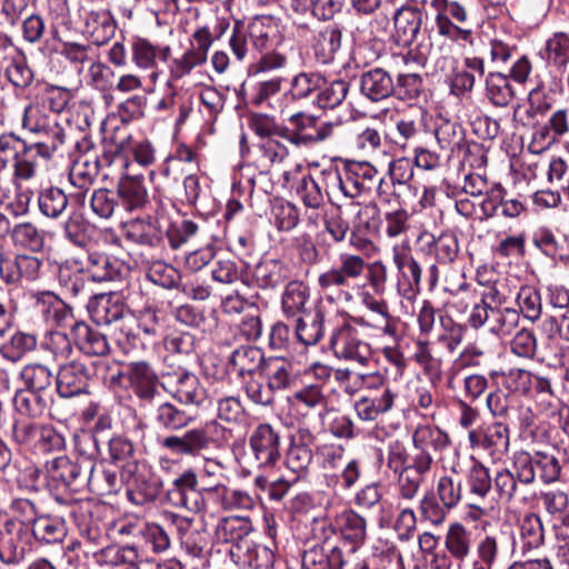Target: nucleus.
<instances>
[{
	"label": "nucleus",
	"mask_w": 569,
	"mask_h": 569,
	"mask_svg": "<svg viewBox=\"0 0 569 569\" xmlns=\"http://www.w3.org/2000/svg\"><path fill=\"white\" fill-rule=\"evenodd\" d=\"M367 269L371 287L376 290L381 289L387 281L386 266L382 262L368 266L363 257L348 252L340 253L338 263L321 272L317 283L320 291L330 300L336 297L350 301L352 298L349 292L351 282L360 279Z\"/></svg>",
	"instance_id": "1"
},
{
	"label": "nucleus",
	"mask_w": 569,
	"mask_h": 569,
	"mask_svg": "<svg viewBox=\"0 0 569 569\" xmlns=\"http://www.w3.org/2000/svg\"><path fill=\"white\" fill-rule=\"evenodd\" d=\"M94 370L101 376L104 385L116 387L120 385L121 378L128 382V388L134 397L142 403L150 405L160 396L161 373L158 375L152 365L148 361H131L127 363L122 371L117 365L108 360H98L94 362Z\"/></svg>",
	"instance_id": "2"
},
{
	"label": "nucleus",
	"mask_w": 569,
	"mask_h": 569,
	"mask_svg": "<svg viewBox=\"0 0 569 569\" xmlns=\"http://www.w3.org/2000/svg\"><path fill=\"white\" fill-rule=\"evenodd\" d=\"M36 137V141L23 143V149L17 154L14 172L11 181L20 188V183L33 179L40 166V160L49 161L56 156H62L67 150L68 134L60 123L47 129Z\"/></svg>",
	"instance_id": "3"
},
{
	"label": "nucleus",
	"mask_w": 569,
	"mask_h": 569,
	"mask_svg": "<svg viewBox=\"0 0 569 569\" xmlns=\"http://www.w3.org/2000/svg\"><path fill=\"white\" fill-rule=\"evenodd\" d=\"M230 435L231 431L218 420H209L200 427L188 429L182 435L167 436L159 443L172 455L194 458L211 448L223 447Z\"/></svg>",
	"instance_id": "4"
},
{
	"label": "nucleus",
	"mask_w": 569,
	"mask_h": 569,
	"mask_svg": "<svg viewBox=\"0 0 569 569\" xmlns=\"http://www.w3.org/2000/svg\"><path fill=\"white\" fill-rule=\"evenodd\" d=\"M418 250L423 256L435 259L427 270V282L430 290H433L439 281V264H450L456 261L460 252L458 237L455 232L446 230L438 236L423 230L417 238Z\"/></svg>",
	"instance_id": "5"
},
{
	"label": "nucleus",
	"mask_w": 569,
	"mask_h": 569,
	"mask_svg": "<svg viewBox=\"0 0 569 569\" xmlns=\"http://www.w3.org/2000/svg\"><path fill=\"white\" fill-rule=\"evenodd\" d=\"M11 438L23 449L38 455L59 451L66 447L63 435L51 425L38 423L23 418L13 421Z\"/></svg>",
	"instance_id": "6"
},
{
	"label": "nucleus",
	"mask_w": 569,
	"mask_h": 569,
	"mask_svg": "<svg viewBox=\"0 0 569 569\" xmlns=\"http://www.w3.org/2000/svg\"><path fill=\"white\" fill-rule=\"evenodd\" d=\"M161 388L183 406L201 407L208 399L198 376L184 367H167L161 371Z\"/></svg>",
	"instance_id": "7"
},
{
	"label": "nucleus",
	"mask_w": 569,
	"mask_h": 569,
	"mask_svg": "<svg viewBox=\"0 0 569 569\" xmlns=\"http://www.w3.org/2000/svg\"><path fill=\"white\" fill-rule=\"evenodd\" d=\"M430 6L436 10L435 22L439 36L453 42L473 43L472 31L466 27L469 13L465 3L458 0H430Z\"/></svg>",
	"instance_id": "8"
},
{
	"label": "nucleus",
	"mask_w": 569,
	"mask_h": 569,
	"mask_svg": "<svg viewBox=\"0 0 569 569\" xmlns=\"http://www.w3.org/2000/svg\"><path fill=\"white\" fill-rule=\"evenodd\" d=\"M162 520L176 533L182 550L193 558H202L210 550V532L204 523L196 525L193 519L173 511H164Z\"/></svg>",
	"instance_id": "9"
},
{
	"label": "nucleus",
	"mask_w": 569,
	"mask_h": 569,
	"mask_svg": "<svg viewBox=\"0 0 569 569\" xmlns=\"http://www.w3.org/2000/svg\"><path fill=\"white\" fill-rule=\"evenodd\" d=\"M48 485L52 488L80 491L87 485L89 461L71 459L68 456H59L48 460L44 465Z\"/></svg>",
	"instance_id": "10"
},
{
	"label": "nucleus",
	"mask_w": 569,
	"mask_h": 569,
	"mask_svg": "<svg viewBox=\"0 0 569 569\" xmlns=\"http://www.w3.org/2000/svg\"><path fill=\"white\" fill-rule=\"evenodd\" d=\"M330 348L337 358L362 366L367 365L372 357L370 345L363 340L361 332L349 322H345L332 331Z\"/></svg>",
	"instance_id": "11"
},
{
	"label": "nucleus",
	"mask_w": 569,
	"mask_h": 569,
	"mask_svg": "<svg viewBox=\"0 0 569 569\" xmlns=\"http://www.w3.org/2000/svg\"><path fill=\"white\" fill-rule=\"evenodd\" d=\"M469 447L473 451H481L492 460H499L510 447L509 428L501 421L483 423L468 433Z\"/></svg>",
	"instance_id": "12"
},
{
	"label": "nucleus",
	"mask_w": 569,
	"mask_h": 569,
	"mask_svg": "<svg viewBox=\"0 0 569 569\" xmlns=\"http://www.w3.org/2000/svg\"><path fill=\"white\" fill-rule=\"evenodd\" d=\"M392 261L397 269V290L407 301H415L421 291L422 267L409 249L395 247Z\"/></svg>",
	"instance_id": "13"
},
{
	"label": "nucleus",
	"mask_w": 569,
	"mask_h": 569,
	"mask_svg": "<svg viewBox=\"0 0 569 569\" xmlns=\"http://www.w3.org/2000/svg\"><path fill=\"white\" fill-rule=\"evenodd\" d=\"M31 536L30 528L0 521V561L4 565L22 562L36 548Z\"/></svg>",
	"instance_id": "14"
},
{
	"label": "nucleus",
	"mask_w": 569,
	"mask_h": 569,
	"mask_svg": "<svg viewBox=\"0 0 569 569\" xmlns=\"http://www.w3.org/2000/svg\"><path fill=\"white\" fill-rule=\"evenodd\" d=\"M43 261L34 256L17 254L13 258L0 256V277L7 284H29L42 276Z\"/></svg>",
	"instance_id": "15"
},
{
	"label": "nucleus",
	"mask_w": 569,
	"mask_h": 569,
	"mask_svg": "<svg viewBox=\"0 0 569 569\" xmlns=\"http://www.w3.org/2000/svg\"><path fill=\"white\" fill-rule=\"evenodd\" d=\"M54 378L58 395L69 399L89 392L91 370L84 362L71 360L59 366Z\"/></svg>",
	"instance_id": "16"
},
{
	"label": "nucleus",
	"mask_w": 569,
	"mask_h": 569,
	"mask_svg": "<svg viewBox=\"0 0 569 569\" xmlns=\"http://www.w3.org/2000/svg\"><path fill=\"white\" fill-rule=\"evenodd\" d=\"M249 446L258 467H272L280 457V435L270 423H260L249 437Z\"/></svg>",
	"instance_id": "17"
},
{
	"label": "nucleus",
	"mask_w": 569,
	"mask_h": 569,
	"mask_svg": "<svg viewBox=\"0 0 569 569\" xmlns=\"http://www.w3.org/2000/svg\"><path fill=\"white\" fill-rule=\"evenodd\" d=\"M339 533L341 539L350 545V551L356 552L367 538V520L351 509L341 511L333 522L323 528V535Z\"/></svg>",
	"instance_id": "18"
},
{
	"label": "nucleus",
	"mask_w": 569,
	"mask_h": 569,
	"mask_svg": "<svg viewBox=\"0 0 569 569\" xmlns=\"http://www.w3.org/2000/svg\"><path fill=\"white\" fill-rule=\"evenodd\" d=\"M88 311L98 326L118 325L128 316L129 310L118 292L99 293L90 297Z\"/></svg>",
	"instance_id": "19"
},
{
	"label": "nucleus",
	"mask_w": 569,
	"mask_h": 569,
	"mask_svg": "<svg viewBox=\"0 0 569 569\" xmlns=\"http://www.w3.org/2000/svg\"><path fill=\"white\" fill-rule=\"evenodd\" d=\"M120 469L116 465L101 459L96 462L89 461V472L87 476L88 489L98 496H111L118 493L123 483L120 476Z\"/></svg>",
	"instance_id": "20"
},
{
	"label": "nucleus",
	"mask_w": 569,
	"mask_h": 569,
	"mask_svg": "<svg viewBox=\"0 0 569 569\" xmlns=\"http://www.w3.org/2000/svg\"><path fill=\"white\" fill-rule=\"evenodd\" d=\"M132 475V482L127 490L129 501L136 506L153 502L162 489V479L159 475L146 466H137Z\"/></svg>",
	"instance_id": "21"
},
{
	"label": "nucleus",
	"mask_w": 569,
	"mask_h": 569,
	"mask_svg": "<svg viewBox=\"0 0 569 569\" xmlns=\"http://www.w3.org/2000/svg\"><path fill=\"white\" fill-rule=\"evenodd\" d=\"M447 442L448 436L440 428L429 423H419L412 432L413 453L411 459L432 467L435 460L431 450L438 451Z\"/></svg>",
	"instance_id": "22"
},
{
	"label": "nucleus",
	"mask_w": 569,
	"mask_h": 569,
	"mask_svg": "<svg viewBox=\"0 0 569 569\" xmlns=\"http://www.w3.org/2000/svg\"><path fill=\"white\" fill-rule=\"evenodd\" d=\"M227 552L230 560L241 569H272L274 565L273 551L252 541L230 546Z\"/></svg>",
	"instance_id": "23"
},
{
	"label": "nucleus",
	"mask_w": 569,
	"mask_h": 569,
	"mask_svg": "<svg viewBox=\"0 0 569 569\" xmlns=\"http://www.w3.org/2000/svg\"><path fill=\"white\" fill-rule=\"evenodd\" d=\"M173 493L179 497V503L187 510L198 513L206 512L204 487H199L197 472L189 468L172 481Z\"/></svg>",
	"instance_id": "24"
},
{
	"label": "nucleus",
	"mask_w": 569,
	"mask_h": 569,
	"mask_svg": "<svg viewBox=\"0 0 569 569\" xmlns=\"http://www.w3.org/2000/svg\"><path fill=\"white\" fill-rule=\"evenodd\" d=\"M346 559L342 550L325 536L321 545L305 550L301 556L302 569H343Z\"/></svg>",
	"instance_id": "25"
},
{
	"label": "nucleus",
	"mask_w": 569,
	"mask_h": 569,
	"mask_svg": "<svg viewBox=\"0 0 569 569\" xmlns=\"http://www.w3.org/2000/svg\"><path fill=\"white\" fill-rule=\"evenodd\" d=\"M259 377L268 381L271 388L278 392L298 386L299 370L291 360L284 357H269Z\"/></svg>",
	"instance_id": "26"
},
{
	"label": "nucleus",
	"mask_w": 569,
	"mask_h": 569,
	"mask_svg": "<svg viewBox=\"0 0 569 569\" xmlns=\"http://www.w3.org/2000/svg\"><path fill=\"white\" fill-rule=\"evenodd\" d=\"M297 194L307 208V223L311 227H318L326 209L325 193L320 183L311 174H305L297 184Z\"/></svg>",
	"instance_id": "27"
},
{
	"label": "nucleus",
	"mask_w": 569,
	"mask_h": 569,
	"mask_svg": "<svg viewBox=\"0 0 569 569\" xmlns=\"http://www.w3.org/2000/svg\"><path fill=\"white\" fill-rule=\"evenodd\" d=\"M34 306L42 313L47 322L61 328L78 322L74 320L73 309L51 291L34 295Z\"/></svg>",
	"instance_id": "28"
},
{
	"label": "nucleus",
	"mask_w": 569,
	"mask_h": 569,
	"mask_svg": "<svg viewBox=\"0 0 569 569\" xmlns=\"http://www.w3.org/2000/svg\"><path fill=\"white\" fill-rule=\"evenodd\" d=\"M427 20L428 14L417 7L397 10L393 17L397 42L401 46L412 44Z\"/></svg>",
	"instance_id": "29"
},
{
	"label": "nucleus",
	"mask_w": 569,
	"mask_h": 569,
	"mask_svg": "<svg viewBox=\"0 0 569 569\" xmlns=\"http://www.w3.org/2000/svg\"><path fill=\"white\" fill-rule=\"evenodd\" d=\"M391 74L383 68L375 67L360 76V92L372 102H380L395 93Z\"/></svg>",
	"instance_id": "30"
},
{
	"label": "nucleus",
	"mask_w": 569,
	"mask_h": 569,
	"mask_svg": "<svg viewBox=\"0 0 569 569\" xmlns=\"http://www.w3.org/2000/svg\"><path fill=\"white\" fill-rule=\"evenodd\" d=\"M71 336L74 346L86 356L102 357L110 351L107 336L83 321L71 326Z\"/></svg>",
	"instance_id": "31"
},
{
	"label": "nucleus",
	"mask_w": 569,
	"mask_h": 569,
	"mask_svg": "<svg viewBox=\"0 0 569 569\" xmlns=\"http://www.w3.org/2000/svg\"><path fill=\"white\" fill-rule=\"evenodd\" d=\"M116 193L121 210L126 212L142 210L149 202V193L142 177H122L117 183Z\"/></svg>",
	"instance_id": "32"
},
{
	"label": "nucleus",
	"mask_w": 569,
	"mask_h": 569,
	"mask_svg": "<svg viewBox=\"0 0 569 569\" xmlns=\"http://www.w3.org/2000/svg\"><path fill=\"white\" fill-rule=\"evenodd\" d=\"M253 48L260 52L274 49L281 42L277 21L271 16H256L247 27Z\"/></svg>",
	"instance_id": "33"
},
{
	"label": "nucleus",
	"mask_w": 569,
	"mask_h": 569,
	"mask_svg": "<svg viewBox=\"0 0 569 569\" xmlns=\"http://www.w3.org/2000/svg\"><path fill=\"white\" fill-rule=\"evenodd\" d=\"M432 467L419 460L410 459V466L403 471H397V492L401 500L412 501L419 493L421 486L425 483L427 476Z\"/></svg>",
	"instance_id": "34"
},
{
	"label": "nucleus",
	"mask_w": 569,
	"mask_h": 569,
	"mask_svg": "<svg viewBox=\"0 0 569 569\" xmlns=\"http://www.w3.org/2000/svg\"><path fill=\"white\" fill-rule=\"evenodd\" d=\"M281 308L287 318H299L308 311H315L310 303V290L302 281L287 283L281 297Z\"/></svg>",
	"instance_id": "35"
},
{
	"label": "nucleus",
	"mask_w": 569,
	"mask_h": 569,
	"mask_svg": "<svg viewBox=\"0 0 569 569\" xmlns=\"http://www.w3.org/2000/svg\"><path fill=\"white\" fill-rule=\"evenodd\" d=\"M342 31L337 24H328L315 32L312 49L317 61L321 64L331 63L341 48Z\"/></svg>",
	"instance_id": "36"
},
{
	"label": "nucleus",
	"mask_w": 569,
	"mask_h": 569,
	"mask_svg": "<svg viewBox=\"0 0 569 569\" xmlns=\"http://www.w3.org/2000/svg\"><path fill=\"white\" fill-rule=\"evenodd\" d=\"M130 48L131 59L140 69H151L157 59L167 62L171 57L170 46H154L150 40L138 36L132 37Z\"/></svg>",
	"instance_id": "37"
},
{
	"label": "nucleus",
	"mask_w": 569,
	"mask_h": 569,
	"mask_svg": "<svg viewBox=\"0 0 569 569\" xmlns=\"http://www.w3.org/2000/svg\"><path fill=\"white\" fill-rule=\"evenodd\" d=\"M128 241L149 248H159L163 242V231L157 220L134 219L124 226Z\"/></svg>",
	"instance_id": "38"
},
{
	"label": "nucleus",
	"mask_w": 569,
	"mask_h": 569,
	"mask_svg": "<svg viewBox=\"0 0 569 569\" xmlns=\"http://www.w3.org/2000/svg\"><path fill=\"white\" fill-rule=\"evenodd\" d=\"M261 349L252 346H240L230 356L229 363L237 375L244 379L252 376H260L266 363Z\"/></svg>",
	"instance_id": "39"
},
{
	"label": "nucleus",
	"mask_w": 569,
	"mask_h": 569,
	"mask_svg": "<svg viewBox=\"0 0 569 569\" xmlns=\"http://www.w3.org/2000/svg\"><path fill=\"white\" fill-rule=\"evenodd\" d=\"M57 279L62 292L71 298H83L90 293L88 276L82 268L69 261L59 266Z\"/></svg>",
	"instance_id": "40"
},
{
	"label": "nucleus",
	"mask_w": 569,
	"mask_h": 569,
	"mask_svg": "<svg viewBox=\"0 0 569 569\" xmlns=\"http://www.w3.org/2000/svg\"><path fill=\"white\" fill-rule=\"evenodd\" d=\"M252 529V521L248 516H229L218 522L216 535L219 540L230 546H240L242 542H251L248 536Z\"/></svg>",
	"instance_id": "41"
},
{
	"label": "nucleus",
	"mask_w": 569,
	"mask_h": 569,
	"mask_svg": "<svg viewBox=\"0 0 569 569\" xmlns=\"http://www.w3.org/2000/svg\"><path fill=\"white\" fill-rule=\"evenodd\" d=\"M116 27V21L108 10H92L86 14V32L97 46L106 44L114 36Z\"/></svg>",
	"instance_id": "42"
},
{
	"label": "nucleus",
	"mask_w": 569,
	"mask_h": 569,
	"mask_svg": "<svg viewBox=\"0 0 569 569\" xmlns=\"http://www.w3.org/2000/svg\"><path fill=\"white\" fill-rule=\"evenodd\" d=\"M289 277L290 269L288 264L277 259L260 261L253 271V278L262 289H274L289 279Z\"/></svg>",
	"instance_id": "43"
},
{
	"label": "nucleus",
	"mask_w": 569,
	"mask_h": 569,
	"mask_svg": "<svg viewBox=\"0 0 569 569\" xmlns=\"http://www.w3.org/2000/svg\"><path fill=\"white\" fill-rule=\"evenodd\" d=\"M108 453L107 461L121 468L123 472L134 471L139 466L134 443L122 435L112 436L108 440Z\"/></svg>",
	"instance_id": "44"
},
{
	"label": "nucleus",
	"mask_w": 569,
	"mask_h": 569,
	"mask_svg": "<svg viewBox=\"0 0 569 569\" xmlns=\"http://www.w3.org/2000/svg\"><path fill=\"white\" fill-rule=\"evenodd\" d=\"M34 546L61 543L67 537V528L62 520L41 515L30 528Z\"/></svg>",
	"instance_id": "45"
},
{
	"label": "nucleus",
	"mask_w": 569,
	"mask_h": 569,
	"mask_svg": "<svg viewBox=\"0 0 569 569\" xmlns=\"http://www.w3.org/2000/svg\"><path fill=\"white\" fill-rule=\"evenodd\" d=\"M295 336L303 346H313L323 337L325 315L320 309L296 318Z\"/></svg>",
	"instance_id": "46"
},
{
	"label": "nucleus",
	"mask_w": 569,
	"mask_h": 569,
	"mask_svg": "<svg viewBox=\"0 0 569 569\" xmlns=\"http://www.w3.org/2000/svg\"><path fill=\"white\" fill-rule=\"evenodd\" d=\"M363 303L375 315L372 322H369L365 318H359L356 321L360 325L371 326L375 329L381 330L387 336L396 337V320L391 317L387 302L378 300L370 295H366L363 297Z\"/></svg>",
	"instance_id": "47"
},
{
	"label": "nucleus",
	"mask_w": 569,
	"mask_h": 569,
	"mask_svg": "<svg viewBox=\"0 0 569 569\" xmlns=\"http://www.w3.org/2000/svg\"><path fill=\"white\" fill-rule=\"evenodd\" d=\"M50 400V396L19 389L13 397V407L20 416L37 419L48 411Z\"/></svg>",
	"instance_id": "48"
},
{
	"label": "nucleus",
	"mask_w": 569,
	"mask_h": 569,
	"mask_svg": "<svg viewBox=\"0 0 569 569\" xmlns=\"http://www.w3.org/2000/svg\"><path fill=\"white\" fill-rule=\"evenodd\" d=\"M26 390L50 396L54 375L46 365L34 362L26 365L20 371Z\"/></svg>",
	"instance_id": "49"
},
{
	"label": "nucleus",
	"mask_w": 569,
	"mask_h": 569,
	"mask_svg": "<svg viewBox=\"0 0 569 569\" xmlns=\"http://www.w3.org/2000/svg\"><path fill=\"white\" fill-rule=\"evenodd\" d=\"M156 425L168 431H178L188 427L193 417L170 401L161 402L154 410Z\"/></svg>",
	"instance_id": "50"
},
{
	"label": "nucleus",
	"mask_w": 569,
	"mask_h": 569,
	"mask_svg": "<svg viewBox=\"0 0 569 569\" xmlns=\"http://www.w3.org/2000/svg\"><path fill=\"white\" fill-rule=\"evenodd\" d=\"M485 84L486 97L495 107H507L515 98V89L506 73L489 72Z\"/></svg>",
	"instance_id": "51"
},
{
	"label": "nucleus",
	"mask_w": 569,
	"mask_h": 569,
	"mask_svg": "<svg viewBox=\"0 0 569 569\" xmlns=\"http://www.w3.org/2000/svg\"><path fill=\"white\" fill-rule=\"evenodd\" d=\"M14 247L31 252H40L46 244V232L32 222H21L11 230Z\"/></svg>",
	"instance_id": "52"
},
{
	"label": "nucleus",
	"mask_w": 569,
	"mask_h": 569,
	"mask_svg": "<svg viewBox=\"0 0 569 569\" xmlns=\"http://www.w3.org/2000/svg\"><path fill=\"white\" fill-rule=\"evenodd\" d=\"M439 332L436 341L450 355H453L459 346L461 345L466 335L467 328L453 320V318L447 313H439Z\"/></svg>",
	"instance_id": "53"
},
{
	"label": "nucleus",
	"mask_w": 569,
	"mask_h": 569,
	"mask_svg": "<svg viewBox=\"0 0 569 569\" xmlns=\"http://www.w3.org/2000/svg\"><path fill=\"white\" fill-rule=\"evenodd\" d=\"M328 183L337 186L340 192L349 199H355L371 189V186H365L362 180H359L353 170L345 169L343 172L338 170H326L322 172Z\"/></svg>",
	"instance_id": "54"
},
{
	"label": "nucleus",
	"mask_w": 569,
	"mask_h": 569,
	"mask_svg": "<svg viewBox=\"0 0 569 569\" xmlns=\"http://www.w3.org/2000/svg\"><path fill=\"white\" fill-rule=\"evenodd\" d=\"M88 269L94 281H113L120 277L121 263L106 253L92 251L88 253Z\"/></svg>",
	"instance_id": "55"
},
{
	"label": "nucleus",
	"mask_w": 569,
	"mask_h": 569,
	"mask_svg": "<svg viewBox=\"0 0 569 569\" xmlns=\"http://www.w3.org/2000/svg\"><path fill=\"white\" fill-rule=\"evenodd\" d=\"M12 516L0 510V521L12 525L18 523L24 528H31L42 515L34 501L27 498H16L10 505Z\"/></svg>",
	"instance_id": "56"
},
{
	"label": "nucleus",
	"mask_w": 569,
	"mask_h": 569,
	"mask_svg": "<svg viewBox=\"0 0 569 569\" xmlns=\"http://www.w3.org/2000/svg\"><path fill=\"white\" fill-rule=\"evenodd\" d=\"M413 162L409 158H398L392 160L388 167L389 179L396 184L398 193H405L409 199L416 197L413 181Z\"/></svg>",
	"instance_id": "57"
},
{
	"label": "nucleus",
	"mask_w": 569,
	"mask_h": 569,
	"mask_svg": "<svg viewBox=\"0 0 569 569\" xmlns=\"http://www.w3.org/2000/svg\"><path fill=\"white\" fill-rule=\"evenodd\" d=\"M291 9L299 13H310L318 20L327 21L342 8V0H290Z\"/></svg>",
	"instance_id": "58"
},
{
	"label": "nucleus",
	"mask_w": 569,
	"mask_h": 569,
	"mask_svg": "<svg viewBox=\"0 0 569 569\" xmlns=\"http://www.w3.org/2000/svg\"><path fill=\"white\" fill-rule=\"evenodd\" d=\"M288 156V148L279 140L270 138L257 146L254 163L261 171H269L271 167L282 163Z\"/></svg>",
	"instance_id": "59"
},
{
	"label": "nucleus",
	"mask_w": 569,
	"mask_h": 569,
	"mask_svg": "<svg viewBox=\"0 0 569 569\" xmlns=\"http://www.w3.org/2000/svg\"><path fill=\"white\" fill-rule=\"evenodd\" d=\"M445 546L455 559L463 561L471 551V531L460 522L451 523L446 533Z\"/></svg>",
	"instance_id": "60"
},
{
	"label": "nucleus",
	"mask_w": 569,
	"mask_h": 569,
	"mask_svg": "<svg viewBox=\"0 0 569 569\" xmlns=\"http://www.w3.org/2000/svg\"><path fill=\"white\" fill-rule=\"evenodd\" d=\"M89 206L92 214L102 220H109L121 211L116 190L108 188L94 189L90 196Z\"/></svg>",
	"instance_id": "61"
},
{
	"label": "nucleus",
	"mask_w": 569,
	"mask_h": 569,
	"mask_svg": "<svg viewBox=\"0 0 569 569\" xmlns=\"http://www.w3.org/2000/svg\"><path fill=\"white\" fill-rule=\"evenodd\" d=\"M60 124L58 118L46 111L43 106L28 104L24 108L21 126L33 136H38L47 129Z\"/></svg>",
	"instance_id": "62"
},
{
	"label": "nucleus",
	"mask_w": 569,
	"mask_h": 569,
	"mask_svg": "<svg viewBox=\"0 0 569 569\" xmlns=\"http://www.w3.org/2000/svg\"><path fill=\"white\" fill-rule=\"evenodd\" d=\"M40 350L52 361L67 360L73 352L69 336L61 331H49L40 341Z\"/></svg>",
	"instance_id": "63"
},
{
	"label": "nucleus",
	"mask_w": 569,
	"mask_h": 569,
	"mask_svg": "<svg viewBox=\"0 0 569 569\" xmlns=\"http://www.w3.org/2000/svg\"><path fill=\"white\" fill-rule=\"evenodd\" d=\"M543 58L550 67L565 72L569 63V34L555 32L546 42Z\"/></svg>",
	"instance_id": "64"
}]
</instances>
